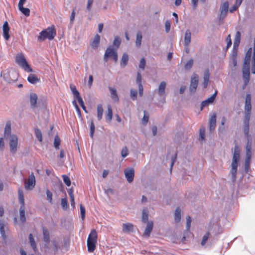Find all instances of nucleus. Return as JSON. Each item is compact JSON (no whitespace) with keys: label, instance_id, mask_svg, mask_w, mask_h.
I'll return each mask as SVG.
<instances>
[{"label":"nucleus","instance_id":"f257e3e1","mask_svg":"<svg viewBox=\"0 0 255 255\" xmlns=\"http://www.w3.org/2000/svg\"><path fill=\"white\" fill-rule=\"evenodd\" d=\"M240 150L239 146L236 145L234 147L233 160L232 162V168L230 173L232 176L233 181L234 182L236 179V174L237 172L238 163L240 160Z\"/></svg>","mask_w":255,"mask_h":255},{"label":"nucleus","instance_id":"f03ea898","mask_svg":"<svg viewBox=\"0 0 255 255\" xmlns=\"http://www.w3.org/2000/svg\"><path fill=\"white\" fill-rule=\"evenodd\" d=\"M252 48L250 47L247 51L244 59L243 67V76L248 81L250 78V61L252 54Z\"/></svg>","mask_w":255,"mask_h":255},{"label":"nucleus","instance_id":"7ed1b4c3","mask_svg":"<svg viewBox=\"0 0 255 255\" xmlns=\"http://www.w3.org/2000/svg\"><path fill=\"white\" fill-rule=\"evenodd\" d=\"M56 35V32L55 26L53 25L41 31L38 37V39L40 41H43L46 39L52 40L55 37Z\"/></svg>","mask_w":255,"mask_h":255},{"label":"nucleus","instance_id":"20e7f679","mask_svg":"<svg viewBox=\"0 0 255 255\" xmlns=\"http://www.w3.org/2000/svg\"><path fill=\"white\" fill-rule=\"evenodd\" d=\"M97 239V231L94 229L91 230L87 239V249L89 253H93L95 250Z\"/></svg>","mask_w":255,"mask_h":255},{"label":"nucleus","instance_id":"39448f33","mask_svg":"<svg viewBox=\"0 0 255 255\" xmlns=\"http://www.w3.org/2000/svg\"><path fill=\"white\" fill-rule=\"evenodd\" d=\"M15 61L17 64L21 68H22L25 71H32V69L27 63L25 58L22 54L17 55L16 56Z\"/></svg>","mask_w":255,"mask_h":255},{"label":"nucleus","instance_id":"423d86ee","mask_svg":"<svg viewBox=\"0 0 255 255\" xmlns=\"http://www.w3.org/2000/svg\"><path fill=\"white\" fill-rule=\"evenodd\" d=\"M108 58H112L115 63L117 62L118 60V53L116 50H114L111 46L108 47L106 50L104 55L105 61L107 62Z\"/></svg>","mask_w":255,"mask_h":255},{"label":"nucleus","instance_id":"0eeeda50","mask_svg":"<svg viewBox=\"0 0 255 255\" xmlns=\"http://www.w3.org/2000/svg\"><path fill=\"white\" fill-rule=\"evenodd\" d=\"M9 149L11 153L14 154L16 152L18 146V137L14 134L10 135L9 139Z\"/></svg>","mask_w":255,"mask_h":255},{"label":"nucleus","instance_id":"6e6552de","mask_svg":"<svg viewBox=\"0 0 255 255\" xmlns=\"http://www.w3.org/2000/svg\"><path fill=\"white\" fill-rule=\"evenodd\" d=\"M36 180L33 173H31L27 179L24 181V188L26 190H31L34 188L35 186Z\"/></svg>","mask_w":255,"mask_h":255},{"label":"nucleus","instance_id":"1a4fd4ad","mask_svg":"<svg viewBox=\"0 0 255 255\" xmlns=\"http://www.w3.org/2000/svg\"><path fill=\"white\" fill-rule=\"evenodd\" d=\"M252 110V105H251V96L250 94H247L246 97V101H245V116H247L248 114L250 117L251 111Z\"/></svg>","mask_w":255,"mask_h":255},{"label":"nucleus","instance_id":"9d476101","mask_svg":"<svg viewBox=\"0 0 255 255\" xmlns=\"http://www.w3.org/2000/svg\"><path fill=\"white\" fill-rule=\"evenodd\" d=\"M124 172L125 176L128 182H132L133 180V178L134 176V169L132 168L126 169L124 171Z\"/></svg>","mask_w":255,"mask_h":255},{"label":"nucleus","instance_id":"9b49d317","mask_svg":"<svg viewBox=\"0 0 255 255\" xmlns=\"http://www.w3.org/2000/svg\"><path fill=\"white\" fill-rule=\"evenodd\" d=\"M229 9V2L226 1L222 3L221 6L220 19L224 18L228 11Z\"/></svg>","mask_w":255,"mask_h":255},{"label":"nucleus","instance_id":"f8f14e48","mask_svg":"<svg viewBox=\"0 0 255 255\" xmlns=\"http://www.w3.org/2000/svg\"><path fill=\"white\" fill-rule=\"evenodd\" d=\"M198 76L194 74L191 78V83L190 86V90L191 92H194L198 86Z\"/></svg>","mask_w":255,"mask_h":255},{"label":"nucleus","instance_id":"ddd939ff","mask_svg":"<svg viewBox=\"0 0 255 255\" xmlns=\"http://www.w3.org/2000/svg\"><path fill=\"white\" fill-rule=\"evenodd\" d=\"M153 227V223L152 221L148 222L147 224V226L146 228L145 229L144 232L143 233V236L148 238L150 235V233H151Z\"/></svg>","mask_w":255,"mask_h":255},{"label":"nucleus","instance_id":"4468645a","mask_svg":"<svg viewBox=\"0 0 255 255\" xmlns=\"http://www.w3.org/2000/svg\"><path fill=\"white\" fill-rule=\"evenodd\" d=\"M142 77L139 72H137L136 81L138 86V92L140 96H142L143 92V88L141 83Z\"/></svg>","mask_w":255,"mask_h":255},{"label":"nucleus","instance_id":"2eb2a0df","mask_svg":"<svg viewBox=\"0 0 255 255\" xmlns=\"http://www.w3.org/2000/svg\"><path fill=\"white\" fill-rule=\"evenodd\" d=\"M3 35L5 40H7L10 37L9 34V27L7 21L4 22L2 26Z\"/></svg>","mask_w":255,"mask_h":255},{"label":"nucleus","instance_id":"dca6fc26","mask_svg":"<svg viewBox=\"0 0 255 255\" xmlns=\"http://www.w3.org/2000/svg\"><path fill=\"white\" fill-rule=\"evenodd\" d=\"M217 92L216 91L210 97L201 103V108L207 106L209 104L212 103L215 99Z\"/></svg>","mask_w":255,"mask_h":255},{"label":"nucleus","instance_id":"f3484780","mask_svg":"<svg viewBox=\"0 0 255 255\" xmlns=\"http://www.w3.org/2000/svg\"><path fill=\"white\" fill-rule=\"evenodd\" d=\"M37 96L35 93H31L30 94V103L31 108H34L36 107Z\"/></svg>","mask_w":255,"mask_h":255},{"label":"nucleus","instance_id":"a211bd4d","mask_svg":"<svg viewBox=\"0 0 255 255\" xmlns=\"http://www.w3.org/2000/svg\"><path fill=\"white\" fill-rule=\"evenodd\" d=\"M210 130L211 131H213L216 126V115L215 114H213L211 116V119L210 120Z\"/></svg>","mask_w":255,"mask_h":255},{"label":"nucleus","instance_id":"6ab92c4d","mask_svg":"<svg viewBox=\"0 0 255 255\" xmlns=\"http://www.w3.org/2000/svg\"><path fill=\"white\" fill-rule=\"evenodd\" d=\"M42 233L43 236V240L46 243H48L50 242V234L49 233V231H48L47 229L43 227L42 228Z\"/></svg>","mask_w":255,"mask_h":255},{"label":"nucleus","instance_id":"aec40b11","mask_svg":"<svg viewBox=\"0 0 255 255\" xmlns=\"http://www.w3.org/2000/svg\"><path fill=\"white\" fill-rule=\"evenodd\" d=\"M100 40V36L99 34H97L95 36L94 39L91 43V47L94 49L97 48L99 44Z\"/></svg>","mask_w":255,"mask_h":255},{"label":"nucleus","instance_id":"412c9836","mask_svg":"<svg viewBox=\"0 0 255 255\" xmlns=\"http://www.w3.org/2000/svg\"><path fill=\"white\" fill-rule=\"evenodd\" d=\"M19 218L20 220L22 223L26 221L24 206L21 205L19 208Z\"/></svg>","mask_w":255,"mask_h":255},{"label":"nucleus","instance_id":"4be33fe9","mask_svg":"<svg viewBox=\"0 0 255 255\" xmlns=\"http://www.w3.org/2000/svg\"><path fill=\"white\" fill-rule=\"evenodd\" d=\"M133 225L131 223L123 224V231L124 233H128L133 231Z\"/></svg>","mask_w":255,"mask_h":255},{"label":"nucleus","instance_id":"5701e85b","mask_svg":"<svg viewBox=\"0 0 255 255\" xmlns=\"http://www.w3.org/2000/svg\"><path fill=\"white\" fill-rule=\"evenodd\" d=\"M250 117L249 115L245 116V126H244V132L246 134H248L249 130V121Z\"/></svg>","mask_w":255,"mask_h":255},{"label":"nucleus","instance_id":"b1692460","mask_svg":"<svg viewBox=\"0 0 255 255\" xmlns=\"http://www.w3.org/2000/svg\"><path fill=\"white\" fill-rule=\"evenodd\" d=\"M28 81L31 84H35L39 81V79L34 74H30L27 77Z\"/></svg>","mask_w":255,"mask_h":255},{"label":"nucleus","instance_id":"393cba45","mask_svg":"<svg viewBox=\"0 0 255 255\" xmlns=\"http://www.w3.org/2000/svg\"><path fill=\"white\" fill-rule=\"evenodd\" d=\"M191 34L189 30H187L185 33L184 36V43L185 45L186 46L189 45L190 43L191 42Z\"/></svg>","mask_w":255,"mask_h":255},{"label":"nucleus","instance_id":"a878e982","mask_svg":"<svg viewBox=\"0 0 255 255\" xmlns=\"http://www.w3.org/2000/svg\"><path fill=\"white\" fill-rule=\"evenodd\" d=\"M109 89L110 91L112 99L117 102L119 101V99L117 93L116 89L115 88L110 87L109 88Z\"/></svg>","mask_w":255,"mask_h":255},{"label":"nucleus","instance_id":"bb28decb","mask_svg":"<svg viewBox=\"0 0 255 255\" xmlns=\"http://www.w3.org/2000/svg\"><path fill=\"white\" fill-rule=\"evenodd\" d=\"M113 118V111L110 105L108 106V112L106 115V120L107 122L110 123Z\"/></svg>","mask_w":255,"mask_h":255},{"label":"nucleus","instance_id":"cd10ccee","mask_svg":"<svg viewBox=\"0 0 255 255\" xmlns=\"http://www.w3.org/2000/svg\"><path fill=\"white\" fill-rule=\"evenodd\" d=\"M11 132V122L8 121L6 123L4 131V136L6 137L8 136Z\"/></svg>","mask_w":255,"mask_h":255},{"label":"nucleus","instance_id":"c85d7f7f","mask_svg":"<svg viewBox=\"0 0 255 255\" xmlns=\"http://www.w3.org/2000/svg\"><path fill=\"white\" fill-rule=\"evenodd\" d=\"M166 86V84L165 82L162 81L160 83L158 89V93L160 96L164 94Z\"/></svg>","mask_w":255,"mask_h":255},{"label":"nucleus","instance_id":"c756f323","mask_svg":"<svg viewBox=\"0 0 255 255\" xmlns=\"http://www.w3.org/2000/svg\"><path fill=\"white\" fill-rule=\"evenodd\" d=\"M103 114V108L101 104L97 106V118L99 121L102 120Z\"/></svg>","mask_w":255,"mask_h":255},{"label":"nucleus","instance_id":"7c9ffc66","mask_svg":"<svg viewBox=\"0 0 255 255\" xmlns=\"http://www.w3.org/2000/svg\"><path fill=\"white\" fill-rule=\"evenodd\" d=\"M210 73L209 70H206L204 73L203 85L204 88H206L208 85L209 81Z\"/></svg>","mask_w":255,"mask_h":255},{"label":"nucleus","instance_id":"2f4dec72","mask_svg":"<svg viewBox=\"0 0 255 255\" xmlns=\"http://www.w3.org/2000/svg\"><path fill=\"white\" fill-rule=\"evenodd\" d=\"M128 55L127 53H124L122 56L121 61V65L125 67L128 62Z\"/></svg>","mask_w":255,"mask_h":255},{"label":"nucleus","instance_id":"473e14b6","mask_svg":"<svg viewBox=\"0 0 255 255\" xmlns=\"http://www.w3.org/2000/svg\"><path fill=\"white\" fill-rule=\"evenodd\" d=\"M174 219L176 223H178L180 221L181 209L179 207H177L175 211Z\"/></svg>","mask_w":255,"mask_h":255},{"label":"nucleus","instance_id":"72a5a7b5","mask_svg":"<svg viewBox=\"0 0 255 255\" xmlns=\"http://www.w3.org/2000/svg\"><path fill=\"white\" fill-rule=\"evenodd\" d=\"M241 34L240 31H237L236 32L234 43V47H235L236 46L238 47L239 46L241 40Z\"/></svg>","mask_w":255,"mask_h":255},{"label":"nucleus","instance_id":"f704fd0d","mask_svg":"<svg viewBox=\"0 0 255 255\" xmlns=\"http://www.w3.org/2000/svg\"><path fill=\"white\" fill-rule=\"evenodd\" d=\"M18 199L21 205L24 206V199L23 191L22 189L19 188L18 190Z\"/></svg>","mask_w":255,"mask_h":255},{"label":"nucleus","instance_id":"c9c22d12","mask_svg":"<svg viewBox=\"0 0 255 255\" xmlns=\"http://www.w3.org/2000/svg\"><path fill=\"white\" fill-rule=\"evenodd\" d=\"M148 211L147 209H143L142 211V222L143 223L148 222Z\"/></svg>","mask_w":255,"mask_h":255},{"label":"nucleus","instance_id":"e433bc0d","mask_svg":"<svg viewBox=\"0 0 255 255\" xmlns=\"http://www.w3.org/2000/svg\"><path fill=\"white\" fill-rule=\"evenodd\" d=\"M29 239L31 247L33 249L34 251L36 252L37 250L36 248V244L31 234H30L29 235Z\"/></svg>","mask_w":255,"mask_h":255},{"label":"nucleus","instance_id":"4c0bfd02","mask_svg":"<svg viewBox=\"0 0 255 255\" xmlns=\"http://www.w3.org/2000/svg\"><path fill=\"white\" fill-rule=\"evenodd\" d=\"M251 71L253 74H255V37L254 39V53L253 57V63L252 65Z\"/></svg>","mask_w":255,"mask_h":255},{"label":"nucleus","instance_id":"58836bf2","mask_svg":"<svg viewBox=\"0 0 255 255\" xmlns=\"http://www.w3.org/2000/svg\"><path fill=\"white\" fill-rule=\"evenodd\" d=\"M19 10L26 16H28L30 15V9L28 8H25L23 6H18Z\"/></svg>","mask_w":255,"mask_h":255},{"label":"nucleus","instance_id":"ea45409f","mask_svg":"<svg viewBox=\"0 0 255 255\" xmlns=\"http://www.w3.org/2000/svg\"><path fill=\"white\" fill-rule=\"evenodd\" d=\"M141 39H142V34L140 31H138L136 34V45L137 47H139L141 44Z\"/></svg>","mask_w":255,"mask_h":255},{"label":"nucleus","instance_id":"a19ab883","mask_svg":"<svg viewBox=\"0 0 255 255\" xmlns=\"http://www.w3.org/2000/svg\"><path fill=\"white\" fill-rule=\"evenodd\" d=\"M35 134L38 140L41 142L42 141V133L40 129L37 128L34 129Z\"/></svg>","mask_w":255,"mask_h":255},{"label":"nucleus","instance_id":"79ce46f5","mask_svg":"<svg viewBox=\"0 0 255 255\" xmlns=\"http://www.w3.org/2000/svg\"><path fill=\"white\" fill-rule=\"evenodd\" d=\"M70 88L71 89L73 94L74 95V96L76 98H78V97L80 96L79 92L76 89V88L75 86H74L73 85H72V84L70 85Z\"/></svg>","mask_w":255,"mask_h":255},{"label":"nucleus","instance_id":"37998d69","mask_svg":"<svg viewBox=\"0 0 255 255\" xmlns=\"http://www.w3.org/2000/svg\"><path fill=\"white\" fill-rule=\"evenodd\" d=\"M0 233L2 238L4 240L6 239V236L4 230V225L2 223H0Z\"/></svg>","mask_w":255,"mask_h":255},{"label":"nucleus","instance_id":"c03bdc74","mask_svg":"<svg viewBox=\"0 0 255 255\" xmlns=\"http://www.w3.org/2000/svg\"><path fill=\"white\" fill-rule=\"evenodd\" d=\"M60 144V139L58 135H56L54 138V146L56 149L59 148Z\"/></svg>","mask_w":255,"mask_h":255},{"label":"nucleus","instance_id":"a18cd8bd","mask_svg":"<svg viewBox=\"0 0 255 255\" xmlns=\"http://www.w3.org/2000/svg\"><path fill=\"white\" fill-rule=\"evenodd\" d=\"M237 51H234L232 55V61L233 64L234 66H236L237 64Z\"/></svg>","mask_w":255,"mask_h":255},{"label":"nucleus","instance_id":"49530a36","mask_svg":"<svg viewBox=\"0 0 255 255\" xmlns=\"http://www.w3.org/2000/svg\"><path fill=\"white\" fill-rule=\"evenodd\" d=\"M62 178H63L64 183L67 186H70L71 185V180H70V179L69 178V177L66 175H62Z\"/></svg>","mask_w":255,"mask_h":255},{"label":"nucleus","instance_id":"de8ad7c7","mask_svg":"<svg viewBox=\"0 0 255 255\" xmlns=\"http://www.w3.org/2000/svg\"><path fill=\"white\" fill-rule=\"evenodd\" d=\"M149 119V116L146 114V112L145 111H144V116L142 119L141 122L142 124L144 125L147 124Z\"/></svg>","mask_w":255,"mask_h":255},{"label":"nucleus","instance_id":"09e8293b","mask_svg":"<svg viewBox=\"0 0 255 255\" xmlns=\"http://www.w3.org/2000/svg\"><path fill=\"white\" fill-rule=\"evenodd\" d=\"M193 64V60L191 59L189 60H188L187 63L185 65V68L186 70H190Z\"/></svg>","mask_w":255,"mask_h":255},{"label":"nucleus","instance_id":"8fccbe9b","mask_svg":"<svg viewBox=\"0 0 255 255\" xmlns=\"http://www.w3.org/2000/svg\"><path fill=\"white\" fill-rule=\"evenodd\" d=\"M130 97L133 100L137 99V92L136 90L131 89L130 91Z\"/></svg>","mask_w":255,"mask_h":255},{"label":"nucleus","instance_id":"3c124183","mask_svg":"<svg viewBox=\"0 0 255 255\" xmlns=\"http://www.w3.org/2000/svg\"><path fill=\"white\" fill-rule=\"evenodd\" d=\"M80 209L82 220H84L85 218V208L82 204L80 205Z\"/></svg>","mask_w":255,"mask_h":255},{"label":"nucleus","instance_id":"603ef678","mask_svg":"<svg viewBox=\"0 0 255 255\" xmlns=\"http://www.w3.org/2000/svg\"><path fill=\"white\" fill-rule=\"evenodd\" d=\"M61 206L64 210H66L68 207V202L66 198L61 199Z\"/></svg>","mask_w":255,"mask_h":255},{"label":"nucleus","instance_id":"864d4df0","mask_svg":"<svg viewBox=\"0 0 255 255\" xmlns=\"http://www.w3.org/2000/svg\"><path fill=\"white\" fill-rule=\"evenodd\" d=\"M121 40L119 36H116L115 37V39L113 42V44L117 47H119L120 45Z\"/></svg>","mask_w":255,"mask_h":255},{"label":"nucleus","instance_id":"5fc2aeb1","mask_svg":"<svg viewBox=\"0 0 255 255\" xmlns=\"http://www.w3.org/2000/svg\"><path fill=\"white\" fill-rule=\"evenodd\" d=\"M200 136L202 140L205 139V128L202 127L200 129Z\"/></svg>","mask_w":255,"mask_h":255},{"label":"nucleus","instance_id":"6e6d98bb","mask_svg":"<svg viewBox=\"0 0 255 255\" xmlns=\"http://www.w3.org/2000/svg\"><path fill=\"white\" fill-rule=\"evenodd\" d=\"M95 125H94V122L93 121H91V124H90V136L93 138V135H94V132H95Z\"/></svg>","mask_w":255,"mask_h":255},{"label":"nucleus","instance_id":"4d7b16f0","mask_svg":"<svg viewBox=\"0 0 255 255\" xmlns=\"http://www.w3.org/2000/svg\"><path fill=\"white\" fill-rule=\"evenodd\" d=\"M146 64V61L144 58L141 59L139 64V68L142 70H144Z\"/></svg>","mask_w":255,"mask_h":255},{"label":"nucleus","instance_id":"13d9d810","mask_svg":"<svg viewBox=\"0 0 255 255\" xmlns=\"http://www.w3.org/2000/svg\"><path fill=\"white\" fill-rule=\"evenodd\" d=\"M210 233L209 232L206 233L203 237V239L201 242V245L204 246L206 243V242L209 238Z\"/></svg>","mask_w":255,"mask_h":255},{"label":"nucleus","instance_id":"bf43d9fd","mask_svg":"<svg viewBox=\"0 0 255 255\" xmlns=\"http://www.w3.org/2000/svg\"><path fill=\"white\" fill-rule=\"evenodd\" d=\"M191 223V218L189 216L186 217V228L187 230L189 231Z\"/></svg>","mask_w":255,"mask_h":255},{"label":"nucleus","instance_id":"052dcab7","mask_svg":"<svg viewBox=\"0 0 255 255\" xmlns=\"http://www.w3.org/2000/svg\"><path fill=\"white\" fill-rule=\"evenodd\" d=\"M46 195L47 199L50 203H52V193L48 190H46Z\"/></svg>","mask_w":255,"mask_h":255},{"label":"nucleus","instance_id":"680f3d73","mask_svg":"<svg viewBox=\"0 0 255 255\" xmlns=\"http://www.w3.org/2000/svg\"><path fill=\"white\" fill-rule=\"evenodd\" d=\"M128 148L126 146H125L124 147H123V148L122 149V152H121L122 156L123 157H125L128 155Z\"/></svg>","mask_w":255,"mask_h":255},{"label":"nucleus","instance_id":"e2e57ef3","mask_svg":"<svg viewBox=\"0 0 255 255\" xmlns=\"http://www.w3.org/2000/svg\"><path fill=\"white\" fill-rule=\"evenodd\" d=\"M226 41L227 42L226 49H228L232 45V40L231 38L230 34H229L228 35V36L226 38Z\"/></svg>","mask_w":255,"mask_h":255},{"label":"nucleus","instance_id":"0e129e2a","mask_svg":"<svg viewBox=\"0 0 255 255\" xmlns=\"http://www.w3.org/2000/svg\"><path fill=\"white\" fill-rule=\"evenodd\" d=\"M250 160L251 159L248 158H246L245 160V168L247 172H248V170L250 168Z\"/></svg>","mask_w":255,"mask_h":255},{"label":"nucleus","instance_id":"69168bd1","mask_svg":"<svg viewBox=\"0 0 255 255\" xmlns=\"http://www.w3.org/2000/svg\"><path fill=\"white\" fill-rule=\"evenodd\" d=\"M94 0H88L87 4V9L88 11H90L92 8V6Z\"/></svg>","mask_w":255,"mask_h":255},{"label":"nucleus","instance_id":"338daca9","mask_svg":"<svg viewBox=\"0 0 255 255\" xmlns=\"http://www.w3.org/2000/svg\"><path fill=\"white\" fill-rule=\"evenodd\" d=\"M165 31L167 32H168L169 31L170 28V22H169V21L167 20L165 21Z\"/></svg>","mask_w":255,"mask_h":255},{"label":"nucleus","instance_id":"774afa93","mask_svg":"<svg viewBox=\"0 0 255 255\" xmlns=\"http://www.w3.org/2000/svg\"><path fill=\"white\" fill-rule=\"evenodd\" d=\"M239 6L240 5H238L237 3H235V4L233 6H232L229 9L230 12H233L234 11H236Z\"/></svg>","mask_w":255,"mask_h":255}]
</instances>
